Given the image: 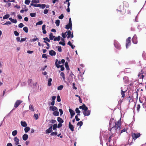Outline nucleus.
I'll return each instance as SVG.
<instances>
[{
    "mask_svg": "<svg viewBox=\"0 0 146 146\" xmlns=\"http://www.w3.org/2000/svg\"><path fill=\"white\" fill-rule=\"evenodd\" d=\"M109 125L110 127L109 129V131H111V130H114V133H116V130L118 128L119 129H120V121H118L117 122L116 121L113 119L110 120Z\"/></svg>",
    "mask_w": 146,
    "mask_h": 146,
    "instance_id": "nucleus-1",
    "label": "nucleus"
},
{
    "mask_svg": "<svg viewBox=\"0 0 146 146\" xmlns=\"http://www.w3.org/2000/svg\"><path fill=\"white\" fill-rule=\"evenodd\" d=\"M131 38L129 37L127 38L126 40V47L127 48L130 46L131 42Z\"/></svg>",
    "mask_w": 146,
    "mask_h": 146,
    "instance_id": "nucleus-2",
    "label": "nucleus"
},
{
    "mask_svg": "<svg viewBox=\"0 0 146 146\" xmlns=\"http://www.w3.org/2000/svg\"><path fill=\"white\" fill-rule=\"evenodd\" d=\"M141 134L140 133H132L131 135L133 139L135 140L136 139L139 137Z\"/></svg>",
    "mask_w": 146,
    "mask_h": 146,
    "instance_id": "nucleus-3",
    "label": "nucleus"
},
{
    "mask_svg": "<svg viewBox=\"0 0 146 146\" xmlns=\"http://www.w3.org/2000/svg\"><path fill=\"white\" fill-rule=\"evenodd\" d=\"M58 61V60L56 59V62H55V65H56V67L57 68H59L60 67H61V68L60 69V70L61 71H63L64 70V68L63 66V65H62L60 66V65H59L57 64V62Z\"/></svg>",
    "mask_w": 146,
    "mask_h": 146,
    "instance_id": "nucleus-4",
    "label": "nucleus"
},
{
    "mask_svg": "<svg viewBox=\"0 0 146 146\" xmlns=\"http://www.w3.org/2000/svg\"><path fill=\"white\" fill-rule=\"evenodd\" d=\"M114 45L117 49H119L121 48L120 44L116 40H114Z\"/></svg>",
    "mask_w": 146,
    "mask_h": 146,
    "instance_id": "nucleus-5",
    "label": "nucleus"
},
{
    "mask_svg": "<svg viewBox=\"0 0 146 146\" xmlns=\"http://www.w3.org/2000/svg\"><path fill=\"white\" fill-rule=\"evenodd\" d=\"M22 102L23 101L20 100H17L14 106V107L15 108H17Z\"/></svg>",
    "mask_w": 146,
    "mask_h": 146,
    "instance_id": "nucleus-6",
    "label": "nucleus"
},
{
    "mask_svg": "<svg viewBox=\"0 0 146 146\" xmlns=\"http://www.w3.org/2000/svg\"><path fill=\"white\" fill-rule=\"evenodd\" d=\"M117 11L118 10L121 13V14H123L125 13V10L123 7L121 9V6H119L118 9H117Z\"/></svg>",
    "mask_w": 146,
    "mask_h": 146,
    "instance_id": "nucleus-7",
    "label": "nucleus"
},
{
    "mask_svg": "<svg viewBox=\"0 0 146 146\" xmlns=\"http://www.w3.org/2000/svg\"><path fill=\"white\" fill-rule=\"evenodd\" d=\"M132 41L135 44H137V38L136 35L134 36L132 39Z\"/></svg>",
    "mask_w": 146,
    "mask_h": 146,
    "instance_id": "nucleus-8",
    "label": "nucleus"
},
{
    "mask_svg": "<svg viewBox=\"0 0 146 146\" xmlns=\"http://www.w3.org/2000/svg\"><path fill=\"white\" fill-rule=\"evenodd\" d=\"M143 74H144V72H143V73L142 72V71L141 70V72H139L138 75V76L139 78V79H143L144 77L145 76Z\"/></svg>",
    "mask_w": 146,
    "mask_h": 146,
    "instance_id": "nucleus-9",
    "label": "nucleus"
},
{
    "mask_svg": "<svg viewBox=\"0 0 146 146\" xmlns=\"http://www.w3.org/2000/svg\"><path fill=\"white\" fill-rule=\"evenodd\" d=\"M50 127L46 129V133H50L52 131V124L50 125Z\"/></svg>",
    "mask_w": 146,
    "mask_h": 146,
    "instance_id": "nucleus-10",
    "label": "nucleus"
},
{
    "mask_svg": "<svg viewBox=\"0 0 146 146\" xmlns=\"http://www.w3.org/2000/svg\"><path fill=\"white\" fill-rule=\"evenodd\" d=\"M69 112L70 114L71 117L70 118H72L73 117L74 115L75 114V113L74 111L71 109H69Z\"/></svg>",
    "mask_w": 146,
    "mask_h": 146,
    "instance_id": "nucleus-11",
    "label": "nucleus"
},
{
    "mask_svg": "<svg viewBox=\"0 0 146 146\" xmlns=\"http://www.w3.org/2000/svg\"><path fill=\"white\" fill-rule=\"evenodd\" d=\"M90 114V111L89 110H87V111H83V114L85 116H88Z\"/></svg>",
    "mask_w": 146,
    "mask_h": 146,
    "instance_id": "nucleus-12",
    "label": "nucleus"
},
{
    "mask_svg": "<svg viewBox=\"0 0 146 146\" xmlns=\"http://www.w3.org/2000/svg\"><path fill=\"white\" fill-rule=\"evenodd\" d=\"M49 110H52L53 111H55L58 110V109L56 106H50L49 107Z\"/></svg>",
    "mask_w": 146,
    "mask_h": 146,
    "instance_id": "nucleus-13",
    "label": "nucleus"
},
{
    "mask_svg": "<svg viewBox=\"0 0 146 146\" xmlns=\"http://www.w3.org/2000/svg\"><path fill=\"white\" fill-rule=\"evenodd\" d=\"M14 141L15 142L16 145H18L19 144V139L17 138V137H15L14 139Z\"/></svg>",
    "mask_w": 146,
    "mask_h": 146,
    "instance_id": "nucleus-14",
    "label": "nucleus"
},
{
    "mask_svg": "<svg viewBox=\"0 0 146 146\" xmlns=\"http://www.w3.org/2000/svg\"><path fill=\"white\" fill-rule=\"evenodd\" d=\"M49 54L51 56H55L56 54L55 52L53 50H50L49 51Z\"/></svg>",
    "mask_w": 146,
    "mask_h": 146,
    "instance_id": "nucleus-15",
    "label": "nucleus"
},
{
    "mask_svg": "<svg viewBox=\"0 0 146 146\" xmlns=\"http://www.w3.org/2000/svg\"><path fill=\"white\" fill-rule=\"evenodd\" d=\"M69 127L72 131H74V127L71 124L70 122L69 123Z\"/></svg>",
    "mask_w": 146,
    "mask_h": 146,
    "instance_id": "nucleus-16",
    "label": "nucleus"
},
{
    "mask_svg": "<svg viewBox=\"0 0 146 146\" xmlns=\"http://www.w3.org/2000/svg\"><path fill=\"white\" fill-rule=\"evenodd\" d=\"M46 27V25H43L42 26V33L44 34H45L46 33V31L45 30Z\"/></svg>",
    "mask_w": 146,
    "mask_h": 146,
    "instance_id": "nucleus-17",
    "label": "nucleus"
},
{
    "mask_svg": "<svg viewBox=\"0 0 146 146\" xmlns=\"http://www.w3.org/2000/svg\"><path fill=\"white\" fill-rule=\"evenodd\" d=\"M65 28L67 29H70V30H72V25H69V24H68L67 25H66Z\"/></svg>",
    "mask_w": 146,
    "mask_h": 146,
    "instance_id": "nucleus-18",
    "label": "nucleus"
},
{
    "mask_svg": "<svg viewBox=\"0 0 146 146\" xmlns=\"http://www.w3.org/2000/svg\"><path fill=\"white\" fill-rule=\"evenodd\" d=\"M28 137V135L26 134H24L23 136V139L24 141H26Z\"/></svg>",
    "mask_w": 146,
    "mask_h": 146,
    "instance_id": "nucleus-19",
    "label": "nucleus"
},
{
    "mask_svg": "<svg viewBox=\"0 0 146 146\" xmlns=\"http://www.w3.org/2000/svg\"><path fill=\"white\" fill-rule=\"evenodd\" d=\"M67 34H66V36H67V38H69L71 36V32L70 31L68 30L67 31H66Z\"/></svg>",
    "mask_w": 146,
    "mask_h": 146,
    "instance_id": "nucleus-20",
    "label": "nucleus"
},
{
    "mask_svg": "<svg viewBox=\"0 0 146 146\" xmlns=\"http://www.w3.org/2000/svg\"><path fill=\"white\" fill-rule=\"evenodd\" d=\"M21 125L23 127H26L27 126V124L26 122L25 121H21Z\"/></svg>",
    "mask_w": 146,
    "mask_h": 146,
    "instance_id": "nucleus-21",
    "label": "nucleus"
},
{
    "mask_svg": "<svg viewBox=\"0 0 146 146\" xmlns=\"http://www.w3.org/2000/svg\"><path fill=\"white\" fill-rule=\"evenodd\" d=\"M57 121L60 123H62L64 122V121L60 117H57Z\"/></svg>",
    "mask_w": 146,
    "mask_h": 146,
    "instance_id": "nucleus-22",
    "label": "nucleus"
},
{
    "mask_svg": "<svg viewBox=\"0 0 146 146\" xmlns=\"http://www.w3.org/2000/svg\"><path fill=\"white\" fill-rule=\"evenodd\" d=\"M9 19L13 23H17L16 19H14L11 18H9Z\"/></svg>",
    "mask_w": 146,
    "mask_h": 146,
    "instance_id": "nucleus-23",
    "label": "nucleus"
},
{
    "mask_svg": "<svg viewBox=\"0 0 146 146\" xmlns=\"http://www.w3.org/2000/svg\"><path fill=\"white\" fill-rule=\"evenodd\" d=\"M121 94L122 95V97L124 98L125 96V93L126 92V90L125 91H123L122 89L121 90Z\"/></svg>",
    "mask_w": 146,
    "mask_h": 146,
    "instance_id": "nucleus-24",
    "label": "nucleus"
},
{
    "mask_svg": "<svg viewBox=\"0 0 146 146\" xmlns=\"http://www.w3.org/2000/svg\"><path fill=\"white\" fill-rule=\"evenodd\" d=\"M52 80L51 78L48 79V85L49 86H50L52 85L51 82Z\"/></svg>",
    "mask_w": 146,
    "mask_h": 146,
    "instance_id": "nucleus-25",
    "label": "nucleus"
},
{
    "mask_svg": "<svg viewBox=\"0 0 146 146\" xmlns=\"http://www.w3.org/2000/svg\"><path fill=\"white\" fill-rule=\"evenodd\" d=\"M49 36L50 39V40H52L55 37L53 35V34L52 33L50 34Z\"/></svg>",
    "mask_w": 146,
    "mask_h": 146,
    "instance_id": "nucleus-26",
    "label": "nucleus"
},
{
    "mask_svg": "<svg viewBox=\"0 0 146 146\" xmlns=\"http://www.w3.org/2000/svg\"><path fill=\"white\" fill-rule=\"evenodd\" d=\"M65 66L67 70H68L70 69L69 68V66L68 65V63L67 62H65Z\"/></svg>",
    "mask_w": 146,
    "mask_h": 146,
    "instance_id": "nucleus-27",
    "label": "nucleus"
},
{
    "mask_svg": "<svg viewBox=\"0 0 146 146\" xmlns=\"http://www.w3.org/2000/svg\"><path fill=\"white\" fill-rule=\"evenodd\" d=\"M30 128L28 127H26L24 129V130L25 133L28 132L30 130Z\"/></svg>",
    "mask_w": 146,
    "mask_h": 146,
    "instance_id": "nucleus-28",
    "label": "nucleus"
},
{
    "mask_svg": "<svg viewBox=\"0 0 146 146\" xmlns=\"http://www.w3.org/2000/svg\"><path fill=\"white\" fill-rule=\"evenodd\" d=\"M59 112L58 111H54L53 113V114L54 116H58L59 115Z\"/></svg>",
    "mask_w": 146,
    "mask_h": 146,
    "instance_id": "nucleus-29",
    "label": "nucleus"
},
{
    "mask_svg": "<svg viewBox=\"0 0 146 146\" xmlns=\"http://www.w3.org/2000/svg\"><path fill=\"white\" fill-rule=\"evenodd\" d=\"M17 133V130H15L13 131L12 132V135L13 136H15Z\"/></svg>",
    "mask_w": 146,
    "mask_h": 146,
    "instance_id": "nucleus-30",
    "label": "nucleus"
},
{
    "mask_svg": "<svg viewBox=\"0 0 146 146\" xmlns=\"http://www.w3.org/2000/svg\"><path fill=\"white\" fill-rule=\"evenodd\" d=\"M141 106L139 104H138L137 105L136 108L137 112H139L140 111V109Z\"/></svg>",
    "mask_w": 146,
    "mask_h": 146,
    "instance_id": "nucleus-31",
    "label": "nucleus"
},
{
    "mask_svg": "<svg viewBox=\"0 0 146 146\" xmlns=\"http://www.w3.org/2000/svg\"><path fill=\"white\" fill-rule=\"evenodd\" d=\"M23 29L25 33H28V29L27 27H23Z\"/></svg>",
    "mask_w": 146,
    "mask_h": 146,
    "instance_id": "nucleus-32",
    "label": "nucleus"
},
{
    "mask_svg": "<svg viewBox=\"0 0 146 146\" xmlns=\"http://www.w3.org/2000/svg\"><path fill=\"white\" fill-rule=\"evenodd\" d=\"M60 21L59 20H56L55 23L56 24V25L58 27L60 25Z\"/></svg>",
    "mask_w": 146,
    "mask_h": 146,
    "instance_id": "nucleus-33",
    "label": "nucleus"
},
{
    "mask_svg": "<svg viewBox=\"0 0 146 146\" xmlns=\"http://www.w3.org/2000/svg\"><path fill=\"white\" fill-rule=\"evenodd\" d=\"M35 37H36V38H34L32 39L31 40V42H35L36 40H38V38H37L36 36V35L35 36Z\"/></svg>",
    "mask_w": 146,
    "mask_h": 146,
    "instance_id": "nucleus-34",
    "label": "nucleus"
},
{
    "mask_svg": "<svg viewBox=\"0 0 146 146\" xmlns=\"http://www.w3.org/2000/svg\"><path fill=\"white\" fill-rule=\"evenodd\" d=\"M64 87V86L63 85H61L58 86L57 88V89L58 90H62L63 88Z\"/></svg>",
    "mask_w": 146,
    "mask_h": 146,
    "instance_id": "nucleus-35",
    "label": "nucleus"
},
{
    "mask_svg": "<svg viewBox=\"0 0 146 146\" xmlns=\"http://www.w3.org/2000/svg\"><path fill=\"white\" fill-rule=\"evenodd\" d=\"M29 110L32 111H34V108H33V106L32 105H30L29 106Z\"/></svg>",
    "mask_w": 146,
    "mask_h": 146,
    "instance_id": "nucleus-36",
    "label": "nucleus"
},
{
    "mask_svg": "<svg viewBox=\"0 0 146 146\" xmlns=\"http://www.w3.org/2000/svg\"><path fill=\"white\" fill-rule=\"evenodd\" d=\"M9 16H10L9 14H6L3 16V19H6L9 18Z\"/></svg>",
    "mask_w": 146,
    "mask_h": 146,
    "instance_id": "nucleus-37",
    "label": "nucleus"
},
{
    "mask_svg": "<svg viewBox=\"0 0 146 146\" xmlns=\"http://www.w3.org/2000/svg\"><path fill=\"white\" fill-rule=\"evenodd\" d=\"M83 110H84L83 111H87V110H88V108L86 106L85 104H83Z\"/></svg>",
    "mask_w": 146,
    "mask_h": 146,
    "instance_id": "nucleus-38",
    "label": "nucleus"
},
{
    "mask_svg": "<svg viewBox=\"0 0 146 146\" xmlns=\"http://www.w3.org/2000/svg\"><path fill=\"white\" fill-rule=\"evenodd\" d=\"M60 76L64 80H65V75L64 73L62 72H61L60 74Z\"/></svg>",
    "mask_w": 146,
    "mask_h": 146,
    "instance_id": "nucleus-39",
    "label": "nucleus"
},
{
    "mask_svg": "<svg viewBox=\"0 0 146 146\" xmlns=\"http://www.w3.org/2000/svg\"><path fill=\"white\" fill-rule=\"evenodd\" d=\"M83 125V122L82 121H80L79 122H78L77 123V125L78 126H79L80 127H81Z\"/></svg>",
    "mask_w": 146,
    "mask_h": 146,
    "instance_id": "nucleus-40",
    "label": "nucleus"
},
{
    "mask_svg": "<svg viewBox=\"0 0 146 146\" xmlns=\"http://www.w3.org/2000/svg\"><path fill=\"white\" fill-rule=\"evenodd\" d=\"M31 2L33 3H39V0H32Z\"/></svg>",
    "mask_w": 146,
    "mask_h": 146,
    "instance_id": "nucleus-41",
    "label": "nucleus"
},
{
    "mask_svg": "<svg viewBox=\"0 0 146 146\" xmlns=\"http://www.w3.org/2000/svg\"><path fill=\"white\" fill-rule=\"evenodd\" d=\"M75 111L76 113H78V114H80V111L79 110L78 108H76Z\"/></svg>",
    "mask_w": 146,
    "mask_h": 146,
    "instance_id": "nucleus-42",
    "label": "nucleus"
},
{
    "mask_svg": "<svg viewBox=\"0 0 146 146\" xmlns=\"http://www.w3.org/2000/svg\"><path fill=\"white\" fill-rule=\"evenodd\" d=\"M57 127V124H54V125L53 126V127L52 129L54 130H56V128Z\"/></svg>",
    "mask_w": 146,
    "mask_h": 146,
    "instance_id": "nucleus-43",
    "label": "nucleus"
},
{
    "mask_svg": "<svg viewBox=\"0 0 146 146\" xmlns=\"http://www.w3.org/2000/svg\"><path fill=\"white\" fill-rule=\"evenodd\" d=\"M80 115V114H77L76 115L75 117V118L77 121H78L80 120V119L78 118V115Z\"/></svg>",
    "mask_w": 146,
    "mask_h": 146,
    "instance_id": "nucleus-44",
    "label": "nucleus"
},
{
    "mask_svg": "<svg viewBox=\"0 0 146 146\" xmlns=\"http://www.w3.org/2000/svg\"><path fill=\"white\" fill-rule=\"evenodd\" d=\"M43 23V22L42 21H39L38 22H37L36 23V26H37V25H42Z\"/></svg>",
    "mask_w": 146,
    "mask_h": 146,
    "instance_id": "nucleus-45",
    "label": "nucleus"
},
{
    "mask_svg": "<svg viewBox=\"0 0 146 146\" xmlns=\"http://www.w3.org/2000/svg\"><path fill=\"white\" fill-rule=\"evenodd\" d=\"M57 133H58L57 132L55 131V132H54L50 134V135L51 136H53L54 135H57Z\"/></svg>",
    "mask_w": 146,
    "mask_h": 146,
    "instance_id": "nucleus-46",
    "label": "nucleus"
},
{
    "mask_svg": "<svg viewBox=\"0 0 146 146\" xmlns=\"http://www.w3.org/2000/svg\"><path fill=\"white\" fill-rule=\"evenodd\" d=\"M30 1L29 0H25V3L26 5H29L30 2Z\"/></svg>",
    "mask_w": 146,
    "mask_h": 146,
    "instance_id": "nucleus-47",
    "label": "nucleus"
},
{
    "mask_svg": "<svg viewBox=\"0 0 146 146\" xmlns=\"http://www.w3.org/2000/svg\"><path fill=\"white\" fill-rule=\"evenodd\" d=\"M30 16L32 17H35L36 16V13H31L30 14Z\"/></svg>",
    "mask_w": 146,
    "mask_h": 146,
    "instance_id": "nucleus-48",
    "label": "nucleus"
},
{
    "mask_svg": "<svg viewBox=\"0 0 146 146\" xmlns=\"http://www.w3.org/2000/svg\"><path fill=\"white\" fill-rule=\"evenodd\" d=\"M66 33H67V32H66L64 33H62V34H61L62 36L64 38H65L66 37Z\"/></svg>",
    "mask_w": 146,
    "mask_h": 146,
    "instance_id": "nucleus-49",
    "label": "nucleus"
},
{
    "mask_svg": "<svg viewBox=\"0 0 146 146\" xmlns=\"http://www.w3.org/2000/svg\"><path fill=\"white\" fill-rule=\"evenodd\" d=\"M43 39L44 40V41L46 40L48 42H50V39H49L47 37H46V38H43Z\"/></svg>",
    "mask_w": 146,
    "mask_h": 146,
    "instance_id": "nucleus-50",
    "label": "nucleus"
},
{
    "mask_svg": "<svg viewBox=\"0 0 146 146\" xmlns=\"http://www.w3.org/2000/svg\"><path fill=\"white\" fill-rule=\"evenodd\" d=\"M58 48V50L59 52H61L62 51V49H61V47L60 46H58L56 47Z\"/></svg>",
    "mask_w": 146,
    "mask_h": 146,
    "instance_id": "nucleus-51",
    "label": "nucleus"
},
{
    "mask_svg": "<svg viewBox=\"0 0 146 146\" xmlns=\"http://www.w3.org/2000/svg\"><path fill=\"white\" fill-rule=\"evenodd\" d=\"M57 100L58 102H59L61 101V99L59 95H58L57 96Z\"/></svg>",
    "mask_w": 146,
    "mask_h": 146,
    "instance_id": "nucleus-52",
    "label": "nucleus"
},
{
    "mask_svg": "<svg viewBox=\"0 0 146 146\" xmlns=\"http://www.w3.org/2000/svg\"><path fill=\"white\" fill-rule=\"evenodd\" d=\"M34 116L35 118V119L36 120L38 119V115L37 114H35L34 115Z\"/></svg>",
    "mask_w": 146,
    "mask_h": 146,
    "instance_id": "nucleus-53",
    "label": "nucleus"
},
{
    "mask_svg": "<svg viewBox=\"0 0 146 146\" xmlns=\"http://www.w3.org/2000/svg\"><path fill=\"white\" fill-rule=\"evenodd\" d=\"M24 26V25L22 23H20L19 25L18 26L19 28H22Z\"/></svg>",
    "mask_w": 146,
    "mask_h": 146,
    "instance_id": "nucleus-54",
    "label": "nucleus"
},
{
    "mask_svg": "<svg viewBox=\"0 0 146 146\" xmlns=\"http://www.w3.org/2000/svg\"><path fill=\"white\" fill-rule=\"evenodd\" d=\"M14 34L16 36H18L19 35V33L17 31H14Z\"/></svg>",
    "mask_w": 146,
    "mask_h": 146,
    "instance_id": "nucleus-55",
    "label": "nucleus"
},
{
    "mask_svg": "<svg viewBox=\"0 0 146 146\" xmlns=\"http://www.w3.org/2000/svg\"><path fill=\"white\" fill-rule=\"evenodd\" d=\"M59 44H60L62 45H63V46H65V44L64 42H59Z\"/></svg>",
    "mask_w": 146,
    "mask_h": 146,
    "instance_id": "nucleus-56",
    "label": "nucleus"
},
{
    "mask_svg": "<svg viewBox=\"0 0 146 146\" xmlns=\"http://www.w3.org/2000/svg\"><path fill=\"white\" fill-rule=\"evenodd\" d=\"M59 111L60 113V115L61 116L63 114V111L61 109H59Z\"/></svg>",
    "mask_w": 146,
    "mask_h": 146,
    "instance_id": "nucleus-57",
    "label": "nucleus"
},
{
    "mask_svg": "<svg viewBox=\"0 0 146 146\" xmlns=\"http://www.w3.org/2000/svg\"><path fill=\"white\" fill-rule=\"evenodd\" d=\"M63 17H64L63 15L62 14L60 16L58 17V18L60 19H63Z\"/></svg>",
    "mask_w": 146,
    "mask_h": 146,
    "instance_id": "nucleus-58",
    "label": "nucleus"
},
{
    "mask_svg": "<svg viewBox=\"0 0 146 146\" xmlns=\"http://www.w3.org/2000/svg\"><path fill=\"white\" fill-rule=\"evenodd\" d=\"M28 10V9H25L24 10L23 9H22L20 11V12L21 13H23L24 12V11H27Z\"/></svg>",
    "mask_w": 146,
    "mask_h": 146,
    "instance_id": "nucleus-59",
    "label": "nucleus"
},
{
    "mask_svg": "<svg viewBox=\"0 0 146 146\" xmlns=\"http://www.w3.org/2000/svg\"><path fill=\"white\" fill-rule=\"evenodd\" d=\"M56 122V120L54 119H52L51 121H50V122H51L52 123H54Z\"/></svg>",
    "mask_w": 146,
    "mask_h": 146,
    "instance_id": "nucleus-60",
    "label": "nucleus"
},
{
    "mask_svg": "<svg viewBox=\"0 0 146 146\" xmlns=\"http://www.w3.org/2000/svg\"><path fill=\"white\" fill-rule=\"evenodd\" d=\"M48 10L47 9H45L44 10V14H46L48 13Z\"/></svg>",
    "mask_w": 146,
    "mask_h": 146,
    "instance_id": "nucleus-61",
    "label": "nucleus"
},
{
    "mask_svg": "<svg viewBox=\"0 0 146 146\" xmlns=\"http://www.w3.org/2000/svg\"><path fill=\"white\" fill-rule=\"evenodd\" d=\"M72 86H73V89H74L75 90H76L77 89V88L75 86V83H73L72 84Z\"/></svg>",
    "mask_w": 146,
    "mask_h": 146,
    "instance_id": "nucleus-62",
    "label": "nucleus"
},
{
    "mask_svg": "<svg viewBox=\"0 0 146 146\" xmlns=\"http://www.w3.org/2000/svg\"><path fill=\"white\" fill-rule=\"evenodd\" d=\"M27 38H22L21 40H20V41L21 42H22L24 41H25L26 40V39Z\"/></svg>",
    "mask_w": 146,
    "mask_h": 146,
    "instance_id": "nucleus-63",
    "label": "nucleus"
},
{
    "mask_svg": "<svg viewBox=\"0 0 146 146\" xmlns=\"http://www.w3.org/2000/svg\"><path fill=\"white\" fill-rule=\"evenodd\" d=\"M46 6V5L45 4H42V5H41V7L42 8V9H44V8Z\"/></svg>",
    "mask_w": 146,
    "mask_h": 146,
    "instance_id": "nucleus-64",
    "label": "nucleus"
}]
</instances>
